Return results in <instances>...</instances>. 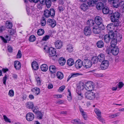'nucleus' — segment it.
<instances>
[{"instance_id": "obj_1", "label": "nucleus", "mask_w": 124, "mask_h": 124, "mask_svg": "<svg viewBox=\"0 0 124 124\" xmlns=\"http://www.w3.org/2000/svg\"><path fill=\"white\" fill-rule=\"evenodd\" d=\"M43 49L46 53H49L50 59L53 60H55L56 59L57 56L55 55L56 51L55 48L53 47H44Z\"/></svg>"}, {"instance_id": "obj_2", "label": "nucleus", "mask_w": 124, "mask_h": 124, "mask_svg": "<svg viewBox=\"0 0 124 124\" xmlns=\"http://www.w3.org/2000/svg\"><path fill=\"white\" fill-rule=\"evenodd\" d=\"M114 34L113 31H110L108 34H106L104 37V40L106 43L109 42L110 40L114 38Z\"/></svg>"}, {"instance_id": "obj_3", "label": "nucleus", "mask_w": 124, "mask_h": 124, "mask_svg": "<svg viewBox=\"0 0 124 124\" xmlns=\"http://www.w3.org/2000/svg\"><path fill=\"white\" fill-rule=\"evenodd\" d=\"M55 12L54 9H51L50 10L47 9L44 12V15L47 18L49 17L50 16L53 17L55 15Z\"/></svg>"}, {"instance_id": "obj_4", "label": "nucleus", "mask_w": 124, "mask_h": 124, "mask_svg": "<svg viewBox=\"0 0 124 124\" xmlns=\"http://www.w3.org/2000/svg\"><path fill=\"white\" fill-rule=\"evenodd\" d=\"M111 16V19L112 22H117V21L120 17V14L118 12H116L112 14Z\"/></svg>"}, {"instance_id": "obj_5", "label": "nucleus", "mask_w": 124, "mask_h": 124, "mask_svg": "<svg viewBox=\"0 0 124 124\" xmlns=\"http://www.w3.org/2000/svg\"><path fill=\"white\" fill-rule=\"evenodd\" d=\"M85 89L88 91H92L94 89V85L93 83L90 81L85 83Z\"/></svg>"}, {"instance_id": "obj_6", "label": "nucleus", "mask_w": 124, "mask_h": 124, "mask_svg": "<svg viewBox=\"0 0 124 124\" xmlns=\"http://www.w3.org/2000/svg\"><path fill=\"white\" fill-rule=\"evenodd\" d=\"M86 98L90 100H93L95 99V93L92 92H90L85 93Z\"/></svg>"}, {"instance_id": "obj_7", "label": "nucleus", "mask_w": 124, "mask_h": 124, "mask_svg": "<svg viewBox=\"0 0 124 124\" xmlns=\"http://www.w3.org/2000/svg\"><path fill=\"white\" fill-rule=\"evenodd\" d=\"M83 64L84 68L86 69L90 68L92 65L91 62L88 60H84L83 62Z\"/></svg>"}, {"instance_id": "obj_8", "label": "nucleus", "mask_w": 124, "mask_h": 124, "mask_svg": "<svg viewBox=\"0 0 124 124\" xmlns=\"http://www.w3.org/2000/svg\"><path fill=\"white\" fill-rule=\"evenodd\" d=\"M119 50V49L117 47H113L112 49L108 50V53H112L113 55H116L118 54Z\"/></svg>"}, {"instance_id": "obj_9", "label": "nucleus", "mask_w": 124, "mask_h": 124, "mask_svg": "<svg viewBox=\"0 0 124 124\" xmlns=\"http://www.w3.org/2000/svg\"><path fill=\"white\" fill-rule=\"evenodd\" d=\"M101 68L102 70L107 69L108 67L109 62L107 60H104L101 62Z\"/></svg>"}, {"instance_id": "obj_10", "label": "nucleus", "mask_w": 124, "mask_h": 124, "mask_svg": "<svg viewBox=\"0 0 124 124\" xmlns=\"http://www.w3.org/2000/svg\"><path fill=\"white\" fill-rule=\"evenodd\" d=\"M34 117V115L31 112L28 113L26 115V119L29 121H31L33 120Z\"/></svg>"}, {"instance_id": "obj_11", "label": "nucleus", "mask_w": 124, "mask_h": 124, "mask_svg": "<svg viewBox=\"0 0 124 124\" xmlns=\"http://www.w3.org/2000/svg\"><path fill=\"white\" fill-rule=\"evenodd\" d=\"M83 62L80 60H78L75 63V67L78 69L81 68L82 65L83 66Z\"/></svg>"}, {"instance_id": "obj_12", "label": "nucleus", "mask_w": 124, "mask_h": 124, "mask_svg": "<svg viewBox=\"0 0 124 124\" xmlns=\"http://www.w3.org/2000/svg\"><path fill=\"white\" fill-rule=\"evenodd\" d=\"M82 74L80 73H72L68 76V78L67 79V81H68L71 78H73L77 77L79 76L80 75H82Z\"/></svg>"}, {"instance_id": "obj_13", "label": "nucleus", "mask_w": 124, "mask_h": 124, "mask_svg": "<svg viewBox=\"0 0 124 124\" xmlns=\"http://www.w3.org/2000/svg\"><path fill=\"white\" fill-rule=\"evenodd\" d=\"M101 28L98 25L94 26L93 27V31L95 34H99L101 31Z\"/></svg>"}, {"instance_id": "obj_14", "label": "nucleus", "mask_w": 124, "mask_h": 124, "mask_svg": "<svg viewBox=\"0 0 124 124\" xmlns=\"http://www.w3.org/2000/svg\"><path fill=\"white\" fill-rule=\"evenodd\" d=\"M95 0H88L86 1V4L90 8L94 6L96 3Z\"/></svg>"}, {"instance_id": "obj_15", "label": "nucleus", "mask_w": 124, "mask_h": 124, "mask_svg": "<svg viewBox=\"0 0 124 124\" xmlns=\"http://www.w3.org/2000/svg\"><path fill=\"white\" fill-rule=\"evenodd\" d=\"M84 32L86 36L90 35L91 33V31L90 28L89 27H85L84 30Z\"/></svg>"}, {"instance_id": "obj_16", "label": "nucleus", "mask_w": 124, "mask_h": 124, "mask_svg": "<svg viewBox=\"0 0 124 124\" xmlns=\"http://www.w3.org/2000/svg\"><path fill=\"white\" fill-rule=\"evenodd\" d=\"M14 66L16 70H19L21 68V64L19 61H16L14 62Z\"/></svg>"}, {"instance_id": "obj_17", "label": "nucleus", "mask_w": 124, "mask_h": 124, "mask_svg": "<svg viewBox=\"0 0 124 124\" xmlns=\"http://www.w3.org/2000/svg\"><path fill=\"white\" fill-rule=\"evenodd\" d=\"M95 22L97 25H99L102 23V20L101 17L96 16L95 18Z\"/></svg>"}, {"instance_id": "obj_18", "label": "nucleus", "mask_w": 124, "mask_h": 124, "mask_svg": "<svg viewBox=\"0 0 124 124\" xmlns=\"http://www.w3.org/2000/svg\"><path fill=\"white\" fill-rule=\"evenodd\" d=\"M47 22L52 27H54L56 25V22L54 19H48L47 20Z\"/></svg>"}, {"instance_id": "obj_19", "label": "nucleus", "mask_w": 124, "mask_h": 124, "mask_svg": "<svg viewBox=\"0 0 124 124\" xmlns=\"http://www.w3.org/2000/svg\"><path fill=\"white\" fill-rule=\"evenodd\" d=\"M102 12L104 14H107L109 13V14H112V12L111 11L109 10L108 8L107 7H105L102 9Z\"/></svg>"}, {"instance_id": "obj_20", "label": "nucleus", "mask_w": 124, "mask_h": 124, "mask_svg": "<svg viewBox=\"0 0 124 124\" xmlns=\"http://www.w3.org/2000/svg\"><path fill=\"white\" fill-rule=\"evenodd\" d=\"M31 91L35 95H38L40 92V89L37 87H35L33 88L31 90Z\"/></svg>"}, {"instance_id": "obj_21", "label": "nucleus", "mask_w": 124, "mask_h": 124, "mask_svg": "<svg viewBox=\"0 0 124 124\" xmlns=\"http://www.w3.org/2000/svg\"><path fill=\"white\" fill-rule=\"evenodd\" d=\"M31 67L32 69L35 70H37L39 68L38 65L35 61L32 62L31 64Z\"/></svg>"}, {"instance_id": "obj_22", "label": "nucleus", "mask_w": 124, "mask_h": 124, "mask_svg": "<svg viewBox=\"0 0 124 124\" xmlns=\"http://www.w3.org/2000/svg\"><path fill=\"white\" fill-rule=\"evenodd\" d=\"M0 37L3 41L5 43H6L7 42V41L10 40V37H9L8 35L5 36L4 37L2 36H0Z\"/></svg>"}, {"instance_id": "obj_23", "label": "nucleus", "mask_w": 124, "mask_h": 124, "mask_svg": "<svg viewBox=\"0 0 124 124\" xmlns=\"http://www.w3.org/2000/svg\"><path fill=\"white\" fill-rule=\"evenodd\" d=\"M80 8L83 11H85L90 8L86 3H83L81 5Z\"/></svg>"}, {"instance_id": "obj_24", "label": "nucleus", "mask_w": 124, "mask_h": 124, "mask_svg": "<svg viewBox=\"0 0 124 124\" xmlns=\"http://www.w3.org/2000/svg\"><path fill=\"white\" fill-rule=\"evenodd\" d=\"M49 70L50 72L52 73H54L56 71V68L54 65L50 66L49 67Z\"/></svg>"}, {"instance_id": "obj_25", "label": "nucleus", "mask_w": 124, "mask_h": 124, "mask_svg": "<svg viewBox=\"0 0 124 124\" xmlns=\"http://www.w3.org/2000/svg\"><path fill=\"white\" fill-rule=\"evenodd\" d=\"M97 57L98 59V61L100 62H102L104 60H105V55L103 54H100Z\"/></svg>"}, {"instance_id": "obj_26", "label": "nucleus", "mask_w": 124, "mask_h": 124, "mask_svg": "<svg viewBox=\"0 0 124 124\" xmlns=\"http://www.w3.org/2000/svg\"><path fill=\"white\" fill-rule=\"evenodd\" d=\"M104 6V4L101 2H98L96 5V8L98 10L102 8Z\"/></svg>"}, {"instance_id": "obj_27", "label": "nucleus", "mask_w": 124, "mask_h": 124, "mask_svg": "<svg viewBox=\"0 0 124 124\" xmlns=\"http://www.w3.org/2000/svg\"><path fill=\"white\" fill-rule=\"evenodd\" d=\"M59 62L61 65L63 66L65 63L66 60L64 58L61 57L59 59Z\"/></svg>"}, {"instance_id": "obj_28", "label": "nucleus", "mask_w": 124, "mask_h": 124, "mask_svg": "<svg viewBox=\"0 0 124 124\" xmlns=\"http://www.w3.org/2000/svg\"><path fill=\"white\" fill-rule=\"evenodd\" d=\"M40 4L38 3L37 6L39 8L41 9L43 5L45 3V0H39Z\"/></svg>"}, {"instance_id": "obj_29", "label": "nucleus", "mask_w": 124, "mask_h": 124, "mask_svg": "<svg viewBox=\"0 0 124 124\" xmlns=\"http://www.w3.org/2000/svg\"><path fill=\"white\" fill-rule=\"evenodd\" d=\"M67 64L69 66H71L74 64V62L73 59L70 58L67 60Z\"/></svg>"}, {"instance_id": "obj_30", "label": "nucleus", "mask_w": 124, "mask_h": 124, "mask_svg": "<svg viewBox=\"0 0 124 124\" xmlns=\"http://www.w3.org/2000/svg\"><path fill=\"white\" fill-rule=\"evenodd\" d=\"M55 46H63V42L60 40H57L54 42Z\"/></svg>"}, {"instance_id": "obj_31", "label": "nucleus", "mask_w": 124, "mask_h": 124, "mask_svg": "<svg viewBox=\"0 0 124 124\" xmlns=\"http://www.w3.org/2000/svg\"><path fill=\"white\" fill-rule=\"evenodd\" d=\"M56 75L57 78L60 79H62L64 77L62 73L59 71L57 72Z\"/></svg>"}, {"instance_id": "obj_32", "label": "nucleus", "mask_w": 124, "mask_h": 124, "mask_svg": "<svg viewBox=\"0 0 124 124\" xmlns=\"http://www.w3.org/2000/svg\"><path fill=\"white\" fill-rule=\"evenodd\" d=\"M25 105L26 107L29 108H32L34 106L33 104L31 102L26 103Z\"/></svg>"}, {"instance_id": "obj_33", "label": "nucleus", "mask_w": 124, "mask_h": 124, "mask_svg": "<svg viewBox=\"0 0 124 124\" xmlns=\"http://www.w3.org/2000/svg\"><path fill=\"white\" fill-rule=\"evenodd\" d=\"M40 68L42 71L44 72L47 71L48 68L47 66L45 64H43L41 66Z\"/></svg>"}, {"instance_id": "obj_34", "label": "nucleus", "mask_w": 124, "mask_h": 124, "mask_svg": "<svg viewBox=\"0 0 124 124\" xmlns=\"http://www.w3.org/2000/svg\"><path fill=\"white\" fill-rule=\"evenodd\" d=\"M113 23H110L108 24L107 26V29L110 31H112V30L113 29L114 25Z\"/></svg>"}, {"instance_id": "obj_35", "label": "nucleus", "mask_w": 124, "mask_h": 124, "mask_svg": "<svg viewBox=\"0 0 124 124\" xmlns=\"http://www.w3.org/2000/svg\"><path fill=\"white\" fill-rule=\"evenodd\" d=\"M35 79L37 83V85H41L42 84V80L38 76L37 77H36Z\"/></svg>"}, {"instance_id": "obj_36", "label": "nucleus", "mask_w": 124, "mask_h": 124, "mask_svg": "<svg viewBox=\"0 0 124 124\" xmlns=\"http://www.w3.org/2000/svg\"><path fill=\"white\" fill-rule=\"evenodd\" d=\"M6 26L7 28L11 29L12 27V24L11 22L7 21L6 23Z\"/></svg>"}, {"instance_id": "obj_37", "label": "nucleus", "mask_w": 124, "mask_h": 124, "mask_svg": "<svg viewBox=\"0 0 124 124\" xmlns=\"http://www.w3.org/2000/svg\"><path fill=\"white\" fill-rule=\"evenodd\" d=\"M113 39L111 42V46H115L117 44V41L114 38Z\"/></svg>"}, {"instance_id": "obj_38", "label": "nucleus", "mask_w": 124, "mask_h": 124, "mask_svg": "<svg viewBox=\"0 0 124 124\" xmlns=\"http://www.w3.org/2000/svg\"><path fill=\"white\" fill-rule=\"evenodd\" d=\"M87 23L90 26H92L94 25L95 23V22L92 20H90L87 21Z\"/></svg>"}, {"instance_id": "obj_39", "label": "nucleus", "mask_w": 124, "mask_h": 124, "mask_svg": "<svg viewBox=\"0 0 124 124\" xmlns=\"http://www.w3.org/2000/svg\"><path fill=\"white\" fill-rule=\"evenodd\" d=\"M96 45L97 46H103L104 43L102 41L100 40L97 42Z\"/></svg>"}, {"instance_id": "obj_40", "label": "nucleus", "mask_w": 124, "mask_h": 124, "mask_svg": "<svg viewBox=\"0 0 124 124\" xmlns=\"http://www.w3.org/2000/svg\"><path fill=\"white\" fill-rule=\"evenodd\" d=\"M37 33L40 36L43 35L44 34V31L43 29H40L38 31Z\"/></svg>"}, {"instance_id": "obj_41", "label": "nucleus", "mask_w": 124, "mask_h": 124, "mask_svg": "<svg viewBox=\"0 0 124 124\" xmlns=\"http://www.w3.org/2000/svg\"><path fill=\"white\" fill-rule=\"evenodd\" d=\"M78 87L80 89V90H83L84 88L85 89V84H84L82 82L80 83Z\"/></svg>"}, {"instance_id": "obj_42", "label": "nucleus", "mask_w": 124, "mask_h": 124, "mask_svg": "<svg viewBox=\"0 0 124 124\" xmlns=\"http://www.w3.org/2000/svg\"><path fill=\"white\" fill-rule=\"evenodd\" d=\"M120 115V113L119 112H118L115 114L111 115L109 116V117L110 118H113L118 116Z\"/></svg>"}, {"instance_id": "obj_43", "label": "nucleus", "mask_w": 124, "mask_h": 124, "mask_svg": "<svg viewBox=\"0 0 124 124\" xmlns=\"http://www.w3.org/2000/svg\"><path fill=\"white\" fill-rule=\"evenodd\" d=\"M46 6L48 8H49L51 6V2L50 0H46L45 1Z\"/></svg>"}, {"instance_id": "obj_44", "label": "nucleus", "mask_w": 124, "mask_h": 124, "mask_svg": "<svg viewBox=\"0 0 124 124\" xmlns=\"http://www.w3.org/2000/svg\"><path fill=\"white\" fill-rule=\"evenodd\" d=\"M32 110L33 112L35 114H37L39 111L38 108V107H33L32 108Z\"/></svg>"}, {"instance_id": "obj_45", "label": "nucleus", "mask_w": 124, "mask_h": 124, "mask_svg": "<svg viewBox=\"0 0 124 124\" xmlns=\"http://www.w3.org/2000/svg\"><path fill=\"white\" fill-rule=\"evenodd\" d=\"M35 39V37L34 35L31 36L29 38V41L31 42H33L34 41Z\"/></svg>"}, {"instance_id": "obj_46", "label": "nucleus", "mask_w": 124, "mask_h": 124, "mask_svg": "<svg viewBox=\"0 0 124 124\" xmlns=\"http://www.w3.org/2000/svg\"><path fill=\"white\" fill-rule=\"evenodd\" d=\"M37 115L38 119H41L42 118L43 114L40 112L39 111L38 112V113H37Z\"/></svg>"}, {"instance_id": "obj_47", "label": "nucleus", "mask_w": 124, "mask_h": 124, "mask_svg": "<svg viewBox=\"0 0 124 124\" xmlns=\"http://www.w3.org/2000/svg\"><path fill=\"white\" fill-rule=\"evenodd\" d=\"M122 38V36L121 34H117L116 39L117 41H120Z\"/></svg>"}, {"instance_id": "obj_48", "label": "nucleus", "mask_w": 124, "mask_h": 124, "mask_svg": "<svg viewBox=\"0 0 124 124\" xmlns=\"http://www.w3.org/2000/svg\"><path fill=\"white\" fill-rule=\"evenodd\" d=\"M94 111L97 116L101 115V112L98 109L95 108L94 109Z\"/></svg>"}, {"instance_id": "obj_49", "label": "nucleus", "mask_w": 124, "mask_h": 124, "mask_svg": "<svg viewBox=\"0 0 124 124\" xmlns=\"http://www.w3.org/2000/svg\"><path fill=\"white\" fill-rule=\"evenodd\" d=\"M46 22L45 19L43 18H42L41 20V24L42 26H45L46 24Z\"/></svg>"}, {"instance_id": "obj_50", "label": "nucleus", "mask_w": 124, "mask_h": 124, "mask_svg": "<svg viewBox=\"0 0 124 124\" xmlns=\"http://www.w3.org/2000/svg\"><path fill=\"white\" fill-rule=\"evenodd\" d=\"M3 117L5 121L6 122L9 123H11V122L10 119L8 118L5 115H4L3 116Z\"/></svg>"}, {"instance_id": "obj_51", "label": "nucleus", "mask_w": 124, "mask_h": 124, "mask_svg": "<svg viewBox=\"0 0 124 124\" xmlns=\"http://www.w3.org/2000/svg\"><path fill=\"white\" fill-rule=\"evenodd\" d=\"M8 95L11 97L14 96V92L13 90H10L9 92Z\"/></svg>"}, {"instance_id": "obj_52", "label": "nucleus", "mask_w": 124, "mask_h": 124, "mask_svg": "<svg viewBox=\"0 0 124 124\" xmlns=\"http://www.w3.org/2000/svg\"><path fill=\"white\" fill-rule=\"evenodd\" d=\"M22 56V53L20 50H19L17 54V57L18 58H20Z\"/></svg>"}, {"instance_id": "obj_53", "label": "nucleus", "mask_w": 124, "mask_h": 124, "mask_svg": "<svg viewBox=\"0 0 124 124\" xmlns=\"http://www.w3.org/2000/svg\"><path fill=\"white\" fill-rule=\"evenodd\" d=\"M92 61H93V63L95 64L98 61V59L97 57H93L92 59Z\"/></svg>"}, {"instance_id": "obj_54", "label": "nucleus", "mask_w": 124, "mask_h": 124, "mask_svg": "<svg viewBox=\"0 0 124 124\" xmlns=\"http://www.w3.org/2000/svg\"><path fill=\"white\" fill-rule=\"evenodd\" d=\"M65 8L64 6L61 5H59L58 8L60 12L63 11Z\"/></svg>"}, {"instance_id": "obj_55", "label": "nucleus", "mask_w": 124, "mask_h": 124, "mask_svg": "<svg viewBox=\"0 0 124 124\" xmlns=\"http://www.w3.org/2000/svg\"><path fill=\"white\" fill-rule=\"evenodd\" d=\"M78 119H74L72 121V122L74 124H79V123Z\"/></svg>"}, {"instance_id": "obj_56", "label": "nucleus", "mask_w": 124, "mask_h": 124, "mask_svg": "<svg viewBox=\"0 0 124 124\" xmlns=\"http://www.w3.org/2000/svg\"><path fill=\"white\" fill-rule=\"evenodd\" d=\"M97 119L100 121L102 122L103 123V121H104V120L102 117H101V115H99L98 116H97Z\"/></svg>"}, {"instance_id": "obj_57", "label": "nucleus", "mask_w": 124, "mask_h": 124, "mask_svg": "<svg viewBox=\"0 0 124 124\" xmlns=\"http://www.w3.org/2000/svg\"><path fill=\"white\" fill-rule=\"evenodd\" d=\"M50 38V36L48 35H46L42 39L43 41H46V40Z\"/></svg>"}, {"instance_id": "obj_58", "label": "nucleus", "mask_w": 124, "mask_h": 124, "mask_svg": "<svg viewBox=\"0 0 124 124\" xmlns=\"http://www.w3.org/2000/svg\"><path fill=\"white\" fill-rule=\"evenodd\" d=\"M119 4L120 6H123L122 10L124 12V1H120L119 2Z\"/></svg>"}, {"instance_id": "obj_59", "label": "nucleus", "mask_w": 124, "mask_h": 124, "mask_svg": "<svg viewBox=\"0 0 124 124\" xmlns=\"http://www.w3.org/2000/svg\"><path fill=\"white\" fill-rule=\"evenodd\" d=\"M124 84L122 82H119L118 84V86L119 88H121L124 85Z\"/></svg>"}, {"instance_id": "obj_60", "label": "nucleus", "mask_w": 124, "mask_h": 124, "mask_svg": "<svg viewBox=\"0 0 124 124\" xmlns=\"http://www.w3.org/2000/svg\"><path fill=\"white\" fill-rule=\"evenodd\" d=\"M9 32L10 35H13L15 32V30H14L11 29L9 31Z\"/></svg>"}, {"instance_id": "obj_61", "label": "nucleus", "mask_w": 124, "mask_h": 124, "mask_svg": "<svg viewBox=\"0 0 124 124\" xmlns=\"http://www.w3.org/2000/svg\"><path fill=\"white\" fill-rule=\"evenodd\" d=\"M7 79V78L6 75H5V76L4 77L3 79V83L5 85H6V81Z\"/></svg>"}, {"instance_id": "obj_62", "label": "nucleus", "mask_w": 124, "mask_h": 124, "mask_svg": "<svg viewBox=\"0 0 124 124\" xmlns=\"http://www.w3.org/2000/svg\"><path fill=\"white\" fill-rule=\"evenodd\" d=\"M82 115L83 116L84 118L85 119H86L87 118V116L86 113L84 112L81 113Z\"/></svg>"}, {"instance_id": "obj_63", "label": "nucleus", "mask_w": 124, "mask_h": 124, "mask_svg": "<svg viewBox=\"0 0 124 124\" xmlns=\"http://www.w3.org/2000/svg\"><path fill=\"white\" fill-rule=\"evenodd\" d=\"M53 87V85L51 83H49L47 86V88L49 89H52Z\"/></svg>"}, {"instance_id": "obj_64", "label": "nucleus", "mask_w": 124, "mask_h": 124, "mask_svg": "<svg viewBox=\"0 0 124 124\" xmlns=\"http://www.w3.org/2000/svg\"><path fill=\"white\" fill-rule=\"evenodd\" d=\"M65 86L63 85L60 87L59 88V90L62 92L65 89Z\"/></svg>"}]
</instances>
